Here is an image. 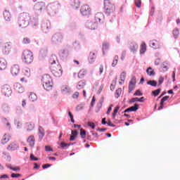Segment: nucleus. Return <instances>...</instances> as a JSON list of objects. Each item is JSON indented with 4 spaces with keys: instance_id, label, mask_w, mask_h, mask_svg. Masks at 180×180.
I'll use <instances>...</instances> for the list:
<instances>
[{
    "instance_id": "37",
    "label": "nucleus",
    "mask_w": 180,
    "mask_h": 180,
    "mask_svg": "<svg viewBox=\"0 0 180 180\" xmlns=\"http://www.w3.org/2000/svg\"><path fill=\"white\" fill-rule=\"evenodd\" d=\"M146 72H147L148 75H150V77H153V76L155 75V72H154V70H153L152 68H148L146 70Z\"/></svg>"
},
{
    "instance_id": "57",
    "label": "nucleus",
    "mask_w": 180,
    "mask_h": 180,
    "mask_svg": "<svg viewBox=\"0 0 180 180\" xmlns=\"http://www.w3.org/2000/svg\"><path fill=\"white\" fill-rule=\"evenodd\" d=\"M129 84L131 85H136V77H133L129 82Z\"/></svg>"
},
{
    "instance_id": "48",
    "label": "nucleus",
    "mask_w": 180,
    "mask_h": 180,
    "mask_svg": "<svg viewBox=\"0 0 180 180\" xmlns=\"http://www.w3.org/2000/svg\"><path fill=\"white\" fill-rule=\"evenodd\" d=\"M122 95V89H118L115 91V98H119Z\"/></svg>"
},
{
    "instance_id": "9",
    "label": "nucleus",
    "mask_w": 180,
    "mask_h": 180,
    "mask_svg": "<svg viewBox=\"0 0 180 180\" xmlns=\"http://www.w3.org/2000/svg\"><path fill=\"white\" fill-rule=\"evenodd\" d=\"M0 51H1L3 54H9V51H11V45L9 43H0Z\"/></svg>"
},
{
    "instance_id": "33",
    "label": "nucleus",
    "mask_w": 180,
    "mask_h": 180,
    "mask_svg": "<svg viewBox=\"0 0 180 180\" xmlns=\"http://www.w3.org/2000/svg\"><path fill=\"white\" fill-rule=\"evenodd\" d=\"M86 75V70L85 69H82L78 73L79 78H84Z\"/></svg>"
},
{
    "instance_id": "16",
    "label": "nucleus",
    "mask_w": 180,
    "mask_h": 180,
    "mask_svg": "<svg viewBox=\"0 0 180 180\" xmlns=\"http://www.w3.org/2000/svg\"><path fill=\"white\" fill-rule=\"evenodd\" d=\"M18 148L19 145L15 142H13L7 146V150H8V151H15V150H18Z\"/></svg>"
},
{
    "instance_id": "50",
    "label": "nucleus",
    "mask_w": 180,
    "mask_h": 180,
    "mask_svg": "<svg viewBox=\"0 0 180 180\" xmlns=\"http://www.w3.org/2000/svg\"><path fill=\"white\" fill-rule=\"evenodd\" d=\"M32 27H37L39 26V21L37 20H34L32 22Z\"/></svg>"
},
{
    "instance_id": "46",
    "label": "nucleus",
    "mask_w": 180,
    "mask_h": 180,
    "mask_svg": "<svg viewBox=\"0 0 180 180\" xmlns=\"http://www.w3.org/2000/svg\"><path fill=\"white\" fill-rule=\"evenodd\" d=\"M147 84L151 86H157V82L155 80H150L147 82Z\"/></svg>"
},
{
    "instance_id": "56",
    "label": "nucleus",
    "mask_w": 180,
    "mask_h": 180,
    "mask_svg": "<svg viewBox=\"0 0 180 180\" xmlns=\"http://www.w3.org/2000/svg\"><path fill=\"white\" fill-rule=\"evenodd\" d=\"M30 160L31 161H39V158L34 157V155H33V153L30 155Z\"/></svg>"
},
{
    "instance_id": "3",
    "label": "nucleus",
    "mask_w": 180,
    "mask_h": 180,
    "mask_svg": "<svg viewBox=\"0 0 180 180\" xmlns=\"http://www.w3.org/2000/svg\"><path fill=\"white\" fill-rule=\"evenodd\" d=\"M22 60L25 64H32L33 63L34 57L33 52L29 50H25L22 54Z\"/></svg>"
},
{
    "instance_id": "58",
    "label": "nucleus",
    "mask_w": 180,
    "mask_h": 180,
    "mask_svg": "<svg viewBox=\"0 0 180 180\" xmlns=\"http://www.w3.org/2000/svg\"><path fill=\"white\" fill-rule=\"evenodd\" d=\"M70 146V144L65 143V142H62L60 143V148H65V147Z\"/></svg>"
},
{
    "instance_id": "15",
    "label": "nucleus",
    "mask_w": 180,
    "mask_h": 180,
    "mask_svg": "<svg viewBox=\"0 0 180 180\" xmlns=\"http://www.w3.org/2000/svg\"><path fill=\"white\" fill-rule=\"evenodd\" d=\"M94 19L97 23H101L105 19V15L102 13H97L95 15Z\"/></svg>"
},
{
    "instance_id": "41",
    "label": "nucleus",
    "mask_w": 180,
    "mask_h": 180,
    "mask_svg": "<svg viewBox=\"0 0 180 180\" xmlns=\"http://www.w3.org/2000/svg\"><path fill=\"white\" fill-rule=\"evenodd\" d=\"M118 61H119V56H115L114 57V60H113L112 63V67H116V65H117V62Z\"/></svg>"
},
{
    "instance_id": "62",
    "label": "nucleus",
    "mask_w": 180,
    "mask_h": 180,
    "mask_svg": "<svg viewBox=\"0 0 180 180\" xmlns=\"http://www.w3.org/2000/svg\"><path fill=\"white\" fill-rule=\"evenodd\" d=\"M63 92H70V91H71V89H70L69 86H65L63 88Z\"/></svg>"
},
{
    "instance_id": "13",
    "label": "nucleus",
    "mask_w": 180,
    "mask_h": 180,
    "mask_svg": "<svg viewBox=\"0 0 180 180\" xmlns=\"http://www.w3.org/2000/svg\"><path fill=\"white\" fill-rule=\"evenodd\" d=\"M51 27V22H50V21H46L42 23L41 25V29L43 32H44L45 33H47V32H49Z\"/></svg>"
},
{
    "instance_id": "1",
    "label": "nucleus",
    "mask_w": 180,
    "mask_h": 180,
    "mask_svg": "<svg viewBox=\"0 0 180 180\" xmlns=\"http://www.w3.org/2000/svg\"><path fill=\"white\" fill-rule=\"evenodd\" d=\"M30 22V15L26 13H22L18 18V26L21 29H26Z\"/></svg>"
},
{
    "instance_id": "39",
    "label": "nucleus",
    "mask_w": 180,
    "mask_h": 180,
    "mask_svg": "<svg viewBox=\"0 0 180 180\" xmlns=\"http://www.w3.org/2000/svg\"><path fill=\"white\" fill-rule=\"evenodd\" d=\"M1 110L4 113H8L9 112V106L7 104H3L1 105Z\"/></svg>"
},
{
    "instance_id": "26",
    "label": "nucleus",
    "mask_w": 180,
    "mask_h": 180,
    "mask_svg": "<svg viewBox=\"0 0 180 180\" xmlns=\"http://www.w3.org/2000/svg\"><path fill=\"white\" fill-rule=\"evenodd\" d=\"M11 140V135L5 134L1 139V144H6Z\"/></svg>"
},
{
    "instance_id": "38",
    "label": "nucleus",
    "mask_w": 180,
    "mask_h": 180,
    "mask_svg": "<svg viewBox=\"0 0 180 180\" xmlns=\"http://www.w3.org/2000/svg\"><path fill=\"white\" fill-rule=\"evenodd\" d=\"M84 86H85V82L79 81L77 85V89H83Z\"/></svg>"
},
{
    "instance_id": "64",
    "label": "nucleus",
    "mask_w": 180,
    "mask_h": 180,
    "mask_svg": "<svg viewBox=\"0 0 180 180\" xmlns=\"http://www.w3.org/2000/svg\"><path fill=\"white\" fill-rule=\"evenodd\" d=\"M158 82H159V84H158L159 86L162 84V82H164V77L162 76H160L159 77Z\"/></svg>"
},
{
    "instance_id": "23",
    "label": "nucleus",
    "mask_w": 180,
    "mask_h": 180,
    "mask_svg": "<svg viewBox=\"0 0 180 180\" xmlns=\"http://www.w3.org/2000/svg\"><path fill=\"white\" fill-rule=\"evenodd\" d=\"M22 77L25 78H30V69L29 68H26L23 70Z\"/></svg>"
},
{
    "instance_id": "6",
    "label": "nucleus",
    "mask_w": 180,
    "mask_h": 180,
    "mask_svg": "<svg viewBox=\"0 0 180 180\" xmlns=\"http://www.w3.org/2000/svg\"><path fill=\"white\" fill-rule=\"evenodd\" d=\"M1 94L6 98L12 96V88L8 84H4L1 86Z\"/></svg>"
},
{
    "instance_id": "35",
    "label": "nucleus",
    "mask_w": 180,
    "mask_h": 180,
    "mask_svg": "<svg viewBox=\"0 0 180 180\" xmlns=\"http://www.w3.org/2000/svg\"><path fill=\"white\" fill-rule=\"evenodd\" d=\"M29 99L32 102H34V101H37V96L34 93H31L29 96Z\"/></svg>"
},
{
    "instance_id": "18",
    "label": "nucleus",
    "mask_w": 180,
    "mask_h": 180,
    "mask_svg": "<svg viewBox=\"0 0 180 180\" xmlns=\"http://www.w3.org/2000/svg\"><path fill=\"white\" fill-rule=\"evenodd\" d=\"M11 74L12 75H18V74L20 72V69L19 68V65H14L11 67Z\"/></svg>"
},
{
    "instance_id": "53",
    "label": "nucleus",
    "mask_w": 180,
    "mask_h": 180,
    "mask_svg": "<svg viewBox=\"0 0 180 180\" xmlns=\"http://www.w3.org/2000/svg\"><path fill=\"white\" fill-rule=\"evenodd\" d=\"M115 87H116V82L112 81V82L111 83L110 86L111 91H115Z\"/></svg>"
},
{
    "instance_id": "55",
    "label": "nucleus",
    "mask_w": 180,
    "mask_h": 180,
    "mask_svg": "<svg viewBox=\"0 0 180 180\" xmlns=\"http://www.w3.org/2000/svg\"><path fill=\"white\" fill-rule=\"evenodd\" d=\"M130 103H134V102H139V98L138 97H135V98H132L129 100Z\"/></svg>"
},
{
    "instance_id": "28",
    "label": "nucleus",
    "mask_w": 180,
    "mask_h": 180,
    "mask_svg": "<svg viewBox=\"0 0 180 180\" xmlns=\"http://www.w3.org/2000/svg\"><path fill=\"white\" fill-rule=\"evenodd\" d=\"M96 59V55H95L94 52H90L89 55V61L91 64H92V63H94V61H95V60Z\"/></svg>"
},
{
    "instance_id": "40",
    "label": "nucleus",
    "mask_w": 180,
    "mask_h": 180,
    "mask_svg": "<svg viewBox=\"0 0 180 180\" xmlns=\"http://www.w3.org/2000/svg\"><path fill=\"white\" fill-rule=\"evenodd\" d=\"M109 50V44L108 42L103 43V53L105 54V51Z\"/></svg>"
},
{
    "instance_id": "21",
    "label": "nucleus",
    "mask_w": 180,
    "mask_h": 180,
    "mask_svg": "<svg viewBox=\"0 0 180 180\" xmlns=\"http://www.w3.org/2000/svg\"><path fill=\"white\" fill-rule=\"evenodd\" d=\"M38 131H39V141H41V140H43V137H44V135H45L44 128L42 127L41 126H39L38 129Z\"/></svg>"
},
{
    "instance_id": "27",
    "label": "nucleus",
    "mask_w": 180,
    "mask_h": 180,
    "mask_svg": "<svg viewBox=\"0 0 180 180\" xmlns=\"http://www.w3.org/2000/svg\"><path fill=\"white\" fill-rule=\"evenodd\" d=\"M34 136L31 135L27 139V143L30 144V147H34Z\"/></svg>"
},
{
    "instance_id": "14",
    "label": "nucleus",
    "mask_w": 180,
    "mask_h": 180,
    "mask_svg": "<svg viewBox=\"0 0 180 180\" xmlns=\"http://www.w3.org/2000/svg\"><path fill=\"white\" fill-rule=\"evenodd\" d=\"M41 82L43 83V85L45 84H49L50 82H53V79H51V77L50 75H44L41 79Z\"/></svg>"
},
{
    "instance_id": "54",
    "label": "nucleus",
    "mask_w": 180,
    "mask_h": 180,
    "mask_svg": "<svg viewBox=\"0 0 180 180\" xmlns=\"http://www.w3.org/2000/svg\"><path fill=\"white\" fill-rule=\"evenodd\" d=\"M126 78V73H124V72L121 73L120 75V80L122 82H124V79Z\"/></svg>"
},
{
    "instance_id": "4",
    "label": "nucleus",
    "mask_w": 180,
    "mask_h": 180,
    "mask_svg": "<svg viewBox=\"0 0 180 180\" xmlns=\"http://www.w3.org/2000/svg\"><path fill=\"white\" fill-rule=\"evenodd\" d=\"M50 68L54 77H60L63 75V68H61V65L58 63L57 65H52Z\"/></svg>"
},
{
    "instance_id": "17",
    "label": "nucleus",
    "mask_w": 180,
    "mask_h": 180,
    "mask_svg": "<svg viewBox=\"0 0 180 180\" xmlns=\"http://www.w3.org/2000/svg\"><path fill=\"white\" fill-rule=\"evenodd\" d=\"M87 27L90 29V30H95V29L98 28V23L96 21H91L87 22Z\"/></svg>"
},
{
    "instance_id": "59",
    "label": "nucleus",
    "mask_w": 180,
    "mask_h": 180,
    "mask_svg": "<svg viewBox=\"0 0 180 180\" xmlns=\"http://www.w3.org/2000/svg\"><path fill=\"white\" fill-rule=\"evenodd\" d=\"M68 115L70 117L72 123H75V120H74V115H72V113H71V112L69 111Z\"/></svg>"
},
{
    "instance_id": "8",
    "label": "nucleus",
    "mask_w": 180,
    "mask_h": 180,
    "mask_svg": "<svg viewBox=\"0 0 180 180\" xmlns=\"http://www.w3.org/2000/svg\"><path fill=\"white\" fill-rule=\"evenodd\" d=\"M63 39H64V36H63V34L56 33L52 36L51 41L54 44H57V43H61L63 41Z\"/></svg>"
},
{
    "instance_id": "63",
    "label": "nucleus",
    "mask_w": 180,
    "mask_h": 180,
    "mask_svg": "<svg viewBox=\"0 0 180 180\" xmlns=\"http://www.w3.org/2000/svg\"><path fill=\"white\" fill-rule=\"evenodd\" d=\"M29 79V78L27 77H22L20 79V81L21 82H27V80Z\"/></svg>"
},
{
    "instance_id": "32",
    "label": "nucleus",
    "mask_w": 180,
    "mask_h": 180,
    "mask_svg": "<svg viewBox=\"0 0 180 180\" xmlns=\"http://www.w3.org/2000/svg\"><path fill=\"white\" fill-rule=\"evenodd\" d=\"M26 127H27V131H30L33 130V129H34V123L28 122L26 124Z\"/></svg>"
},
{
    "instance_id": "5",
    "label": "nucleus",
    "mask_w": 180,
    "mask_h": 180,
    "mask_svg": "<svg viewBox=\"0 0 180 180\" xmlns=\"http://www.w3.org/2000/svg\"><path fill=\"white\" fill-rule=\"evenodd\" d=\"M80 13L82 16L89 18L92 15V8L88 4H84L80 8Z\"/></svg>"
},
{
    "instance_id": "47",
    "label": "nucleus",
    "mask_w": 180,
    "mask_h": 180,
    "mask_svg": "<svg viewBox=\"0 0 180 180\" xmlns=\"http://www.w3.org/2000/svg\"><path fill=\"white\" fill-rule=\"evenodd\" d=\"M160 92H161V89H158L155 91H153L152 94L154 96H158V95L160 94Z\"/></svg>"
},
{
    "instance_id": "11",
    "label": "nucleus",
    "mask_w": 180,
    "mask_h": 180,
    "mask_svg": "<svg viewBox=\"0 0 180 180\" xmlns=\"http://www.w3.org/2000/svg\"><path fill=\"white\" fill-rule=\"evenodd\" d=\"M44 8H46V3L43 1L37 3L34 6V9L36 12L41 11Z\"/></svg>"
},
{
    "instance_id": "12",
    "label": "nucleus",
    "mask_w": 180,
    "mask_h": 180,
    "mask_svg": "<svg viewBox=\"0 0 180 180\" xmlns=\"http://www.w3.org/2000/svg\"><path fill=\"white\" fill-rule=\"evenodd\" d=\"M13 88L18 94H23L25 92V88L22 87L20 83H15Z\"/></svg>"
},
{
    "instance_id": "30",
    "label": "nucleus",
    "mask_w": 180,
    "mask_h": 180,
    "mask_svg": "<svg viewBox=\"0 0 180 180\" xmlns=\"http://www.w3.org/2000/svg\"><path fill=\"white\" fill-rule=\"evenodd\" d=\"M4 16L6 20L8 22L11 21L12 17L11 16V13L8 11H5L4 12Z\"/></svg>"
},
{
    "instance_id": "22",
    "label": "nucleus",
    "mask_w": 180,
    "mask_h": 180,
    "mask_svg": "<svg viewBox=\"0 0 180 180\" xmlns=\"http://www.w3.org/2000/svg\"><path fill=\"white\" fill-rule=\"evenodd\" d=\"M150 46L153 49H160V43L158 42V41L155 39H153L150 41Z\"/></svg>"
},
{
    "instance_id": "29",
    "label": "nucleus",
    "mask_w": 180,
    "mask_h": 180,
    "mask_svg": "<svg viewBox=\"0 0 180 180\" xmlns=\"http://www.w3.org/2000/svg\"><path fill=\"white\" fill-rule=\"evenodd\" d=\"M43 86L46 91H51L53 89V82L43 84Z\"/></svg>"
},
{
    "instance_id": "60",
    "label": "nucleus",
    "mask_w": 180,
    "mask_h": 180,
    "mask_svg": "<svg viewBox=\"0 0 180 180\" xmlns=\"http://www.w3.org/2000/svg\"><path fill=\"white\" fill-rule=\"evenodd\" d=\"M78 96H79V92L78 91H75L72 95L73 99H77Z\"/></svg>"
},
{
    "instance_id": "52",
    "label": "nucleus",
    "mask_w": 180,
    "mask_h": 180,
    "mask_svg": "<svg viewBox=\"0 0 180 180\" xmlns=\"http://www.w3.org/2000/svg\"><path fill=\"white\" fill-rule=\"evenodd\" d=\"M135 5L137 8H141V0H135Z\"/></svg>"
},
{
    "instance_id": "34",
    "label": "nucleus",
    "mask_w": 180,
    "mask_h": 180,
    "mask_svg": "<svg viewBox=\"0 0 180 180\" xmlns=\"http://www.w3.org/2000/svg\"><path fill=\"white\" fill-rule=\"evenodd\" d=\"M131 51H132V53H134V51H136V50H137V49H139V45H137L136 44L134 43H131L130 44V47H129Z\"/></svg>"
},
{
    "instance_id": "42",
    "label": "nucleus",
    "mask_w": 180,
    "mask_h": 180,
    "mask_svg": "<svg viewBox=\"0 0 180 180\" xmlns=\"http://www.w3.org/2000/svg\"><path fill=\"white\" fill-rule=\"evenodd\" d=\"M173 36L175 39H177L179 36V30H178V28H176L173 30Z\"/></svg>"
},
{
    "instance_id": "45",
    "label": "nucleus",
    "mask_w": 180,
    "mask_h": 180,
    "mask_svg": "<svg viewBox=\"0 0 180 180\" xmlns=\"http://www.w3.org/2000/svg\"><path fill=\"white\" fill-rule=\"evenodd\" d=\"M30 38L25 37L22 40V44H30Z\"/></svg>"
},
{
    "instance_id": "20",
    "label": "nucleus",
    "mask_w": 180,
    "mask_h": 180,
    "mask_svg": "<svg viewBox=\"0 0 180 180\" xmlns=\"http://www.w3.org/2000/svg\"><path fill=\"white\" fill-rule=\"evenodd\" d=\"M139 110V104L135 103L134 106L129 107V108L126 109L124 112V113H127L129 112H136Z\"/></svg>"
},
{
    "instance_id": "36",
    "label": "nucleus",
    "mask_w": 180,
    "mask_h": 180,
    "mask_svg": "<svg viewBox=\"0 0 180 180\" xmlns=\"http://www.w3.org/2000/svg\"><path fill=\"white\" fill-rule=\"evenodd\" d=\"M146 50H147V45H146V43L141 44V50H140L141 54H144V53H146Z\"/></svg>"
},
{
    "instance_id": "25",
    "label": "nucleus",
    "mask_w": 180,
    "mask_h": 180,
    "mask_svg": "<svg viewBox=\"0 0 180 180\" xmlns=\"http://www.w3.org/2000/svg\"><path fill=\"white\" fill-rule=\"evenodd\" d=\"M6 60H5L4 58H0V70H6Z\"/></svg>"
},
{
    "instance_id": "24",
    "label": "nucleus",
    "mask_w": 180,
    "mask_h": 180,
    "mask_svg": "<svg viewBox=\"0 0 180 180\" xmlns=\"http://www.w3.org/2000/svg\"><path fill=\"white\" fill-rule=\"evenodd\" d=\"M169 99V96H164L160 101V106L158 108V110H161L164 108V103L167 102Z\"/></svg>"
},
{
    "instance_id": "19",
    "label": "nucleus",
    "mask_w": 180,
    "mask_h": 180,
    "mask_svg": "<svg viewBox=\"0 0 180 180\" xmlns=\"http://www.w3.org/2000/svg\"><path fill=\"white\" fill-rule=\"evenodd\" d=\"M81 5V3L79 2V0H72L70 2V6L72 8V9H78Z\"/></svg>"
},
{
    "instance_id": "7",
    "label": "nucleus",
    "mask_w": 180,
    "mask_h": 180,
    "mask_svg": "<svg viewBox=\"0 0 180 180\" xmlns=\"http://www.w3.org/2000/svg\"><path fill=\"white\" fill-rule=\"evenodd\" d=\"M58 8H60V3L56 1L48 4V6H46V11L48 13L50 14L53 13V12H56V11L58 9Z\"/></svg>"
},
{
    "instance_id": "44",
    "label": "nucleus",
    "mask_w": 180,
    "mask_h": 180,
    "mask_svg": "<svg viewBox=\"0 0 180 180\" xmlns=\"http://www.w3.org/2000/svg\"><path fill=\"white\" fill-rule=\"evenodd\" d=\"M80 136L82 139H85L86 137V131L84 129H80Z\"/></svg>"
},
{
    "instance_id": "2",
    "label": "nucleus",
    "mask_w": 180,
    "mask_h": 180,
    "mask_svg": "<svg viewBox=\"0 0 180 180\" xmlns=\"http://www.w3.org/2000/svg\"><path fill=\"white\" fill-rule=\"evenodd\" d=\"M105 13L107 16H110L116 12V6L110 0H104Z\"/></svg>"
},
{
    "instance_id": "49",
    "label": "nucleus",
    "mask_w": 180,
    "mask_h": 180,
    "mask_svg": "<svg viewBox=\"0 0 180 180\" xmlns=\"http://www.w3.org/2000/svg\"><path fill=\"white\" fill-rule=\"evenodd\" d=\"M8 168H9V169H11L12 171H15V172L18 171H20V167H13L12 166H8Z\"/></svg>"
},
{
    "instance_id": "10",
    "label": "nucleus",
    "mask_w": 180,
    "mask_h": 180,
    "mask_svg": "<svg viewBox=\"0 0 180 180\" xmlns=\"http://www.w3.org/2000/svg\"><path fill=\"white\" fill-rule=\"evenodd\" d=\"M94 89L97 91V94H101L103 89V83L96 82L94 85Z\"/></svg>"
},
{
    "instance_id": "51",
    "label": "nucleus",
    "mask_w": 180,
    "mask_h": 180,
    "mask_svg": "<svg viewBox=\"0 0 180 180\" xmlns=\"http://www.w3.org/2000/svg\"><path fill=\"white\" fill-rule=\"evenodd\" d=\"M143 96V93L139 89L136 90V92L134 94V96Z\"/></svg>"
},
{
    "instance_id": "43",
    "label": "nucleus",
    "mask_w": 180,
    "mask_h": 180,
    "mask_svg": "<svg viewBox=\"0 0 180 180\" xmlns=\"http://www.w3.org/2000/svg\"><path fill=\"white\" fill-rule=\"evenodd\" d=\"M119 109H120V107L119 105H117L115 108L114 109V111L112 112V118L115 119L116 117V114L119 112Z\"/></svg>"
},
{
    "instance_id": "31",
    "label": "nucleus",
    "mask_w": 180,
    "mask_h": 180,
    "mask_svg": "<svg viewBox=\"0 0 180 180\" xmlns=\"http://www.w3.org/2000/svg\"><path fill=\"white\" fill-rule=\"evenodd\" d=\"M49 63H51V65H57V57L56 56H52L50 58Z\"/></svg>"
},
{
    "instance_id": "61",
    "label": "nucleus",
    "mask_w": 180,
    "mask_h": 180,
    "mask_svg": "<svg viewBox=\"0 0 180 180\" xmlns=\"http://www.w3.org/2000/svg\"><path fill=\"white\" fill-rule=\"evenodd\" d=\"M136 85L135 84H130L129 85V92H131L133 89H134Z\"/></svg>"
}]
</instances>
